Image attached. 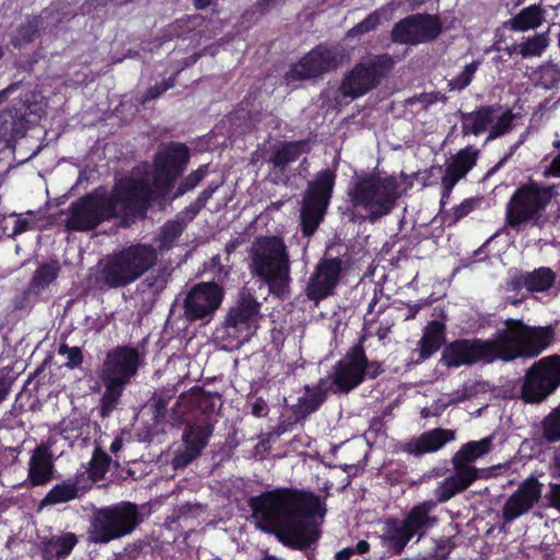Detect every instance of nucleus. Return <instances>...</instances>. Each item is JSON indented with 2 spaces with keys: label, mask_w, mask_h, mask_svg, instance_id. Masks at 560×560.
<instances>
[{
  "label": "nucleus",
  "mask_w": 560,
  "mask_h": 560,
  "mask_svg": "<svg viewBox=\"0 0 560 560\" xmlns=\"http://www.w3.org/2000/svg\"><path fill=\"white\" fill-rule=\"evenodd\" d=\"M257 527L294 550H305L322 535L326 502L310 490L277 488L247 501Z\"/></svg>",
  "instance_id": "nucleus-1"
},
{
  "label": "nucleus",
  "mask_w": 560,
  "mask_h": 560,
  "mask_svg": "<svg viewBox=\"0 0 560 560\" xmlns=\"http://www.w3.org/2000/svg\"><path fill=\"white\" fill-rule=\"evenodd\" d=\"M145 179H121L110 196L86 195L62 212L68 231H91L101 222L119 215H143L152 197Z\"/></svg>",
  "instance_id": "nucleus-2"
},
{
  "label": "nucleus",
  "mask_w": 560,
  "mask_h": 560,
  "mask_svg": "<svg viewBox=\"0 0 560 560\" xmlns=\"http://www.w3.org/2000/svg\"><path fill=\"white\" fill-rule=\"evenodd\" d=\"M556 335V324L530 326L521 319L509 318L505 328L492 338V361L537 358L555 342Z\"/></svg>",
  "instance_id": "nucleus-3"
},
{
  "label": "nucleus",
  "mask_w": 560,
  "mask_h": 560,
  "mask_svg": "<svg viewBox=\"0 0 560 560\" xmlns=\"http://www.w3.org/2000/svg\"><path fill=\"white\" fill-rule=\"evenodd\" d=\"M158 260L156 249L148 244L130 245L107 255L98 262L95 277L101 289H119L129 285L150 270Z\"/></svg>",
  "instance_id": "nucleus-4"
},
{
  "label": "nucleus",
  "mask_w": 560,
  "mask_h": 560,
  "mask_svg": "<svg viewBox=\"0 0 560 560\" xmlns=\"http://www.w3.org/2000/svg\"><path fill=\"white\" fill-rule=\"evenodd\" d=\"M249 257L252 273L266 282L271 293L281 296L289 292L291 264L281 237L257 238L250 247Z\"/></svg>",
  "instance_id": "nucleus-5"
},
{
  "label": "nucleus",
  "mask_w": 560,
  "mask_h": 560,
  "mask_svg": "<svg viewBox=\"0 0 560 560\" xmlns=\"http://www.w3.org/2000/svg\"><path fill=\"white\" fill-rule=\"evenodd\" d=\"M140 354L135 348L122 346L110 350L104 360L100 377L105 386L101 398V416L106 418L116 408L127 384L137 374Z\"/></svg>",
  "instance_id": "nucleus-6"
},
{
  "label": "nucleus",
  "mask_w": 560,
  "mask_h": 560,
  "mask_svg": "<svg viewBox=\"0 0 560 560\" xmlns=\"http://www.w3.org/2000/svg\"><path fill=\"white\" fill-rule=\"evenodd\" d=\"M399 184L395 177L368 175L359 178L349 190V197L354 207H362L371 222L387 215L396 206L400 194Z\"/></svg>",
  "instance_id": "nucleus-7"
},
{
  "label": "nucleus",
  "mask_w": 560,
  "mask_h": 560,
  "mask_svg": "<svg viewBox=\"0 0 560 560\" xmlns=\"http://www.w3.org/2000/svg\"><path fill=\"white\" fill-rule=\"evenodd\" d=\"M141 523L138 505L122 501L93 512L88 530L91 544H107L129 535Z\"/></svg>",
  "instance_id": "nucleus-8"
},
{
  "label": "nucleus",
  "mask_w": 560,
  "mask_h": 560,
  "mask_svg": "<svg viewBox=\"0 0 560 560\" xmlns=\"http://www.w3.org/2000/svg\"><path fill=\"white\" fill-rule=\"evenodd\" d=\"M559 195L558 185H545L535 180L516 188L508 207L506 218L511 226L524 223L537 224L553 198Z\"/></svg>",
  "instance_id": "nucleus-9"
},
{
  "label": "nucleus",
  "mask_w": 560,
  "mask_h": 560,
  "mask_svg": "<svg viewBox=\"0 0 560 560\" xmlns=\"http://www.w3.org/2000/svg\"><path fill=\"white\" fill-rule=\"evenodd\" d=\"M560 387V354H551L534 362L526 371L521 386V399L539 404Z\"/></svg>",
  "instance_id": "nucleus-10"
},
{
  "label": "nucleus",
  "mask_w": 560,
  "mask_h": 560,
  "mask_svg": "<svg viewBox=\"0 0 560 560\" xmlns=\"http://www.w3.org/2000/svg\"><path fill=\"white\" fill-rule=\"evenodd\" d=\"M334 184L335 174L329 170L318 173L315 180L308 184L303 197L300 214L304 236L313 235L323 221Z\"/></svg>",
  "instance_id": "nucleus-11"
},
{
  "label": "nucleus",
  "mask_w": 560,
  "mask_h": 560,
  "mask_svg": "<svg viewBox=\"0 0 560 560\" xmlns=\"http://www.w3.org/2000/svg\"><path fill=\"white\" fill-rule=\"evenodd\" d=\"M393 67L394 60L387 54L374 56L357 63L342 80L341 94L351 98L366 94L381 83Z\"/></svg>",
  "instance_id": "nucleus-12"
},
{
  "label": "nucleus",
  "mask_w": 560,
  "mask_h": 560,
  "mask_svg": "<svg viewBox=\"0 0 560 560\" xmlns=\"http://www.w3.org/2000/svg\"><path fill=\"white\" fill-rule=\"evenodd\" d=\"M223 296V289L214 282L195 284L184 299V317L188 322H209L220 307Z\"/></svg>",
  "instance_id": "nucleus-13"
},
{
  "label": "nucleus",
  "mask_w": 560,
  "mask_h": 560,
  "mask_svg": "<svg viewBox=\"0 0 560 560\" xmlns=\"http://www.w3.org/2000/svg\"><path fill=\"white\" fill-rule=\"evenodd\" d=\"M261 304L246 288H243L235 300V303L229 308L223 327L229 336H235L238 332H249L256 329L261 318Z\"/></svg>",
  "instance_id": "nucleus-14"
},
{
  "label": "nucleus",
  "mask_w": 560,
  "mask_h": 560,
  "mask_svg": "<svg viewBox=\"0 0 560 560\" xmlns=\"http://www.w3.org/2000/svg\"><path fill=\"white\" fill-rule=\"evenodd\" d=\"M340 62V54L336 48H329L323 45L317 46L303 57L299 63L294 65L285 74V80L293 81L305 80L322 75L335 70Z\"/></svg>",
  "instance_id": "nucleus-15"
},
{
  "label": "nucleus",
  "mask_w": 560,
  "mask_h": 560,
  "mask_svg": "<svg viewBox=\"0 0 560 560\" xmlns=\"http://www.w3.org/2000/svg\"><path fill=\"white\" fill-rule=\"evenodd\" d=\"M346 262L339 257H324L315 267L305 288L306 296L319 301L332 294L339 283Z\"/></svg>",
  "instance_id": "nucleus-16"
},
{
  "label": "nucleus",
  "mask_w": 560,
  "mask_h": 560,
  "mask_svg": "<svg viewBox=\"0 0 560 560\" xmlns=\"http://www.w3.org/2000/svg\"><path fill=\"white\" fill-rule=\"evenodd\" d=\"M189 161V152L185 144L176 143L156 154L154 160V187L166 191L173 182L185 171Z\"/></svg>",
  "instance_id": "nucleus-17"
},
{
  "label": "nucleus",
  "mask_w": 560,
  "mask_h": 560,
  "mask_svg": "<svg viewBox=\"0 0 560 560\" xmlns=\"http://www.w3.org/2000/svg\"><path fill=\"white\" fill-rule=\"evenodd\" d=\"M440 32L441 25L435 18L413 14L394 26L392 39L395 43L416 45L436 38Z\"/></svg>",
  "instance_id": "nucleus-18"
},
{
  "label": "nucleus",
  "mask_w": 560,
  "mask_h": 560,
  "mask_svg": "<svg viewBox=\"0 0 560 560\" xmlns=\"http://www.w3.org/2000/svg\"><path fill=\"white\" fill-rule=\"evenodd\" d=\"M365 368L364 349L360 343L355 345L335 366L334 384L341 392H350L363 381Z\"/></svg>",
  "instance_id": "nucleus-19"
},
{
  "label": "nucleus",
  "mask_w": 560,
  "mask_h": 560,
  "mask_svg": "<svg viewBox=\"0 0 560 560\" xmlns=\"http://www.w3.org/2000/svg\"><path fill=\"white\" fill-rule=\"evenodd\" d=\"M478 457H452L455 472L446 477L435 489L439 502H446L455 494L466 490L476 479L477 469L470 464Z\"/></svg>",
  "instance_id": "nucleus-20"
},
{
  "label": "nucleus",
  "mask_w": 560,
  "mask_h": 560,
  "mask_svg": "<svg viewBox=\"0 0 560 560\" xmlns=\"http://www.w3.org/2000/svg\"><path fill=\"white\" fill-rule=\"evenodd\" d=\"M308 140L284 141L275 145L267 162L272 166L275 184H287L290 179L287 174L291 170V165L295 163L302 155L310 151Z\"/></svg>",
  "instance_id": "nucleus-21"
},
{
  "label": "nucleus",
  "mask_w": 560,
  "mask_h": 560,
  "mask_svg": "<svg viewBox=\"0 0 560 560\" xmlns=\"http://www.w3.org/2000/svg\"><path fill=\"white\" fill-rule=\"evenodd\" d=\"M477 153V150H474L471 147H467L448 159L445 163V168H443V166L431 167L432 173L434 171L443 173L441 177L443 188L441 199L442 203H444L445 199L450 197L453 187L464 178L469 170L475 165Z\"/></svg>",
  "instance_id": "nucleus-22"
},
{
  "label": "nucleus",
  "mask_w": 560,
  "mask_h": 560,
  "mask_svg": "<svg viewBox=\"0 0 560 560\" xmlns=\"http://www.w3.org/2000/svg\"><path fill=\"white\" fill-rule=\"evenodd\" d=\"M542 487L544 485L535 477H528L522 481L503 506L504 520L513 521L533 509L541 498Z\"/></svg>",
  "instance_id": "nucleus-23"
},
{
  "label": "nucleus",
  "mask_w": 560,
  "mask_h": 560,
  "mask_svg": "<svg viewBox=\"0 0 560 560\" xmlns=\"http://www.w3.org/2000/svg\"><path fill=\"white\" fill-rule=\"evenodd\" d=\"M490 353V341L457 340L445 347L441 361L448 368L472 364Z\"/></svg>",
  "instance_id": "nucleus-24"
},
{
  "label": "nucleus",
  "mask_w": 560,
  "mask_h": 560,
  "mask_svg": "<svg viewBox=\"0 0 560 560\" xmlns=\"http://www.w3.org/2000/svg\"><path fill=\"white\" fill-rule=\"evenodd\" d=\"M557 275L549 267H539L533 271L521 272L515 276L511 285L513 290L525 288L528 292H546L553 287Z\"/></svg>",
  "instance_id": "nucleus-25"
},
{
  "label": "nucleus",
  "mask_w": 560,
  "mask_h": 560,
  "mask_svg": "<svg viewBox=\"0 0 560 560\" xmlns=\"http://www.w3.org/2000/svg\"><path fill=\"white\" fill-rule=\"evenodd\" d=\"M89 490L90 486L81 481L75 474L73 478L54 486L40 501V506L56 505L80 499Z\"/></svg>",
  "instance_id": "nucleus-26"
},
{
  "label": "nucleus",
  "mask_w": 560,
  "mask_h": 560,
  "mask_svg": "<svg viewBox=\"0 0 560 560\" xmlns=\"http://www.w3.org/2000/svg\"><path fill=\"white\" fill-rule=\"evenodd\" d=\"M412 539L401 521L389 517L385 521L381 542L390 555L399 556Z\"/></svg>",
  "instance_id": "nucleus-27"
},
{
  "label": "nucleus",
  "mask_w": 560,
  "mask_h": 560,
  "mask_svg": "<svg viewBox=\"0 0 560 560\" xmlns=\"http://www.w3.org/2000/svg\"><path fill=\"white\" fill-rule=\"evenodd\" d=\"M213 433V425L206 420L188 423L183 433L185 455H199Z\"/></svg>",
  "instance_id": "nucleus-28"
},
{
  "label": "nucleus",
  "mask_w": 560,
  "mask_h": 560,
  "mask_svg": "<svg viewBox=\"0 0 560 560\" xmlns=\"http://www.w3.org/2000/svg\"><path fill=\"white\" fill-rule=\"evenodd\" d=\"M77 544L75 534L65 533L42 540L39 549L44 560H60L70 556Z\"/></svg>",
  "instance_id": "nucleus-29"
},
{
  "label": "nucleus",
  "mask_w": 560,
  "mask_h": 560,
  "mask_svg": "<svg viewBox=\"0 0 560 560\" xmlns=\"http://www.w3.org/2000/svg\"><path fill=\"white\" fill-rule=\"evenodd\" d=\"M454 440V431L434 429L409 442L405 451L409 453H432L439 451L446 442Z\"/></svg>",
  "instance_id": "nucleus-30"
},
{
  "label": "nucleus",
  "mask_w": 560,
  "mask_h": 560,
  "mask_svg": "<svg viewBox=\"0 0 560 560\" xmlns=\"http://www.w3.org/2000/svg\"><path fill=\"white\" fill-rule=\"evenodd\" d=\"M35 16L42 27V31L50 32L62 22L73 19L75 14L72 12L70 4L63 2H54Z\"/></svg>",
  "instance_id": "nucleus-31"
},
{
  "label": "nucleus",
  "mask_w": 560,
  "mask_h": 560,
  "mask_svg": "<svg viewBox=\"0 0 560 560\" xmlns=\"http://www.w3.org/2000/svg\"><path fill=\"white\" fill-rule=\"evenodd\" d=\"M545 21V10L539 4H532L508 21L516 32H527L538 28Z\"/></svg>",
  "instance_id": "nucleus-32"
},
{
  "label": "nucleus",
  "mask_w": 560,
  "mask_h": 560,
  "mask_svg": "<svg viewBox=\"0 0 560 560\" xmlns=\"http://www.w3.org/2000/svg\"><path fill=\"white\" fill-rule=\"evenodd\" d=\"M55 457H30L27 480L32 487L44 486L54 478Z\"/></svg>",
  "instance_id": "nucleus-33"
},
{
  "label": "nucleus",
  "mask_w": 560,
  "mask_h": 560,
  "mask_svg": "<svg viewBox=\"0 0 560 560\" xmlns=\"http://www.w3.org/2000/svg\"><path fill=\"white\" fill-rule=\"evenodd\" d=\"M549 32L535 33L533 36H523L517 46H512V54L522 58L540 57L549 46Z\"/></svg>",
  "instance_id": "nucleus-34"
},
{
  "label": "nucleus",
  "mask_w": 560,
  "mask_h": 560,
  "mask_svg": "<svg viewBox=\"0 0 560 560\" xmlns=\"http://www.w3.org/2000/svg\"><path fill=\"white\" fill-rule=\"evenodd\" d=\"M325 399V393L320 388L305 387V395L292 407L293 422L305 419L310 413L317 410Z\"/></svg>",
  "instance_id": "nucleus-35"
},
{
  "label": "nucleus",
  "mask_w": 560,
  "mask_h": 560,
  "mask_svg": "<svg viewBox=\"0 0 560 560\" xmlns=\"http://www.w3.org/2000/svg\"><path fill=\"white\" fill-rule=\"evenodd\" d=\"M430 509L431 506L427 502L415 505L401 521L412 537L419 535L420 538L423 532L431 525L429 517Z\"/></svg>",
  "instance_id": "nucleus-36"
},
{
  "label": "nucleus",
  "mask_w": 560,
  "mask_h": 560,
  "mask_svg": "<svg viewBox=\"0 0 560 560\" xmlns=\"http://www.w3.org/2000/svg\"><path fill=\"white\" fill-rule=\"evenodd\" d=\"M444 342V325L434 320L431 322L423 334L420 341V357L421 359L430 358L435 351L440 349Z\"/></svg>",
  "instance_id": "nucleus-37"
},
{
  "label": "nucleus",
  "mask_w": 560,
  "mask_h": 560,
  "mask_svg": "<svg viewBox=\"0 0 560 560\" xmlns=\"http://www.w3.org/2000/svg\"><path fill=\"white\" fill-rule=\"evenodd\" d=\"M42 27L35 15L26 16L25 21L20 24L14 34L11 36V44L14 48H21L26 44L34 42L36 34Z\"/></svg>",
  "instance_id": "nucleus-38"
},
{
  "label": "nucleus",
  "mask_w": 560,
  "mask_h": 560,
  "mask_svg": "<svg viewBox=\"0 0 560 560\" xmlns=\"http://www.w3.org/2000/svg\"><path fill=\"white\" fill-rule=\"evenodd\" d=\"M112 457H91L89 468L84 471H78L77 476L83 482H86L92 488V485L102 480L107 472Z\"/></svg>",
  "instance_id": "nucleus-39"
},
{
  "label": "nucleus",
  "mask_w": 560,
  "mask_h": 560,
  "mask_svg": "<svg viewBox=\"0 0 560 560\" xmlns=\"http://www.w3.org/2000/svg\"><path fill=\"white\" fill-rule=\"evenodd\" d=\"M490 122V108L483 107L478 112L463 115V131L465 135H478L487 129Z\"/></svg>",
  "instance_id": "nucleus-40"
},
{
  "label": "nucleus",
  "mask_w": 560,
  "mask_h": 560,
  "mask_svg": "<svg viewBox=\"0 0 560 560\" xmlns=\"http://www.w3.org/2000/svg\"><path fill=\"white\" fill-rule=\"evenodd\" d=\"M515 32L508 21L498 27L494 32V42L492 43V50L504 51L509 57L514 56L512 54V46H517V42L513 38L512 33Z\"/></svg>",
  "instance_id": "nucleus-41"
},
{
  "label": "nucleus",
  "mask_w": 560,
  "mask_h": 560,
  "mask_svg": "<svg viewBox=\"0 0 560 560\" xmlns=\"http://www.w3.org/2000/svg\"><path fill=\"white\" fill-rule=\"evenodd\" d=\"M168 275L165 270L160 269L155 273L147 276L139 284L138 290L141 292H148L152 296L159 295L167 284Z\"/></svg>",
  "instance_id": "nucleus-42"
},
{
  "label": "nucleus",
  "mask_w": 560,
  "mask_h": 560,
  "mask_svg": "<svg viewBox=\"0 0 560 560\" xmlns=\"http://www.w3.org/2000/svg\"><path fill=\"white\" fill-rule=\"evenodd\" d=\"M184 225L178 221L166 222L158 236L159 247L161 250L170 249L177 237L183 233Z\"/></svg>",
  "instance_id": "nucleus-43"
},
{
  "label": "nucleus",
  "mask_w": 560,
  "mask_h": 560,
  "mask_svg": "<svg viewBox=\"0 0 560 560\" xmlns=\"http://www.w3.org/2000/svg\"><path fill=\"white\" fill-rule=\"evenodd\" d=\"M542 433L548 442L560 441V405L544 419Z\"/></svg>",
  "instance_id": "nucleus-44"
},
{
  "label": "nucleus",
  "mask_w": 560,
  "mask_h": 560,
  "mask_svg": "<svg viewBox=\"0 0 560 560\" xmlns=\"http://www.w3.org/2000/svg\"><path fill=\"white\" fill-rule=\"evenodd\" d=\"M478 65L479 63L476 61L466 65L464 67V70L462 71V73L458 77L448 80V83H447L448 90L450 91H455V90L460 91V90L465 89L466 86H468L471 82L472 75L475 74V72L478 68Z\"/></svg>",
  "instance_id": "nucleus-45"
},
{
  "label": "nucleus",
  "mask_w": 560,
  "mask_h": 560,
  "mask_svg": "<svg viewBox=\"0 0 560 560\" xmlns=\"http://www.w3.org/2000/svg\"><path fill=\"white\" fill-rule=\"evenodd\" d=\"M208 171V165H202L198 170L191 172L187 177L183 179L179 184L175 197L182 196L190 190H192L206 176Z\"/></svg>",
  "instance_id": "nucleus-46"
},
{
  "label": "nucleus",
  "mask_w": 560,
  "mask_h": 560,
  "mask_svg": "<svg viewBox=\"0 0 560 560\" xmlns=\"http://www.w3.org/2000/svg\"><path fill=\"white\" fill-rule=\"evenodd\" d=\"M57 273V267L43 265L35 271L32 283L37 289H44L56 279Z\"/></svg>",
  "instance_id": "nucleus-47"
},
{
  "label": "nucleus",
  "mask_w": 560,
  "mask_h": 560,
  "mask_svg": "<svg viewBox=\"0 0 560 560\" xmlns=\"http://www.w3.org/2000/svg\"><path fill=\"white\" fill-rule=\"evenodd\" d=\"M381 19L380 14L377 12H373L369 14L363 21L358 23L355 26H353L351 30L348 31L347 36L354 38L358 36H361L365 33H369L380 24Z\"/></svg>",
  "instance_id": "nucleus-48"
},
{
  "label": "nucleus",
  "mask_w": 560,
  "mask_h": 560,
  "mask_svg": "<svg viewBox=\"0 0 560 560\" xmlns=\"http://www.w3.org/2000/svg\"><path fill=\"white\" fill-rule=\"evenodd\" d=\"M490 450V436L464 444L455 455H485Z\"/></svg>",
  "instance_id": "nucleus-49"
},
{
  "label": "nucleus",
  "mask_w": 560,
  "mask_h": 560,
  "mask_svg": "<svg viewBox=\"0 0 560 560\" xmlns=\"http://www.w3.org/2000/svg\"><path fill=\"white\" fill-rule=\"evenodd\" d=\"M477 200L476 199H467L462 202L459 206L455 207L452 212L445 213L443 217L444 222H447L450 225L455 224L462 218L467 215L475 207Z\"/></svg>",
  "instance_id": "nucleus-50"
},
{
  "label": "nucleus",
  "mask_w": 560,
  "mask_h": 560,
  "mask_svg": "<svg viewBox=\"0 0 560 560\" xmlns=\"http://www.w3.org/2000/svg\"><path fill=\"white\" fill-rule=\"evenodd\" d=\"M58 353L67 355L66 366L69 369L78 368L83 362V354L79 347H69L66 343H61L59 346Z\"/></svg>",
  "instance_id": "nucleus-51"
},
{
  "label": "nucleus",
  "mask_w": 560,
  "mask_h": 560,
  "mask_svg": "<svg viewBox=\"0 0 560 560\" xmlns=\"http://www.w3.org/2000/svg\"><path fill=\"white\" fill-rule=\"evenodd\" d=\"M515 116L512 114L511 110L505 112L502 114L495 124L492 125V139L504 135L505 132L510 131L512 129V124Z\"/></svg>",
  "instance_id": "nucleus-52"
},
{
  "label": "nucleus",
  "mask_w": 560,
  "mask_h": 560,
  "mask_svg": "<svg viewBox=\"0 0 560 560\" xmlns=\"http://www.w3.org/2000/svg\"><path fill=\"white\" fill-rule=\"evenodd\" d=\"M174 85H175L174 77H171L167 80L156 83L155 85H153L147 90L145 94L143 95L142 102L145 103V102L158 98L165 91L173 88Z\"/></svg>",
  "instance_id": "nucleus-53"
},
{
  "label": "nucleus",
  "mask_w": 560,
  "mask_h": 560,
  "mask_svg": "<svg viewBox=\"0 0 560 560\" xmlns=\"http://www.w3.org/2000/svg\"><path fill=\"white\" fill-rule=\"evenodd\" d=\"M442 100L443 102L446 101V97L444 95H440V93H421L419 95L412 96L407 100V103L412 105L415 103H421L423 105V108H427L429 105L435 103L436 101Z\"/></svg>",
  "instance_id": "nucleus-54"
},
{
  "label": "nucleus",
  "mask_w": 560,
  "mask_h": 560,
  "mask_svg": "<svg viewBox=\"0 0 560 560\" xmlns=\"http://www.w3.org/2000/svg\"><path fill=\"white\" fill-rule=\"evenodd\" d=\"M455 547V544L452 542L451 538H442L435 541V550H434V559L435 560H444L447 558L451 550Z\"/></svg>",
  "instance_id": "nucleus-55"
},
{
  "label": "nucleus",
  "mask_w": 560,
  "mask_h": 560,
  "mask_svg": "<svg viewBox=\"0 0 560 560\" xmlns=\"http://www.w3.org/2000/svg\"><path fill=\"white\" fill-rule=\"evenodd\" d=\"M550 506L560 511V483H551L547 495Z\"/></svg>",
  "instance_id": "nucleus-56"
},
{
  "label": "nucleus",
  "mask_w": 560,
  "mask_h": 560,
  "mask_svg": "<svg viewBox=\"0 0 560 560\" xmlns=\"http://www.w3.org/2000/svg\"><path fill=\"white\" fill-rule=\"evenodd\" d=\"M544 175L546 177L555 176L560 177V154H558L545 170Z\"/></svg>",
  "instance_id": "nucleus-57"
},
{
  "label": "nucleus",
  "mask_w": 560,
  "mask_h": 560,
  "mask_svg": "<svg viewBox=\"0 0 560 560\" xmlns=\"http://www.w3.org/2000/svg\"><path fill=\"white\" fill-rule=\"evenodd\" d=\"M283 1L284 0H257L256 5L261 13H266Z\"/></svg>",
  "instance_id": "nucleus-58"
},
{
  "label": "nucleus",
  "mask_w": 560,
  "mask_h": 560,
  "mask_svg": "<svg viewBox=\"0 0 560 560\" xmlns=\"http://www.w3.org/2000/svg\"><path fill=\"white\" fill-rule=\"evenodd\" d=\"M30 226H31V222L28 219L18 218L14 221L13 234L23 233V232L27 231L30 229Z\"/></svg>",
  "instance_id": "nucleus-59"
},
{
  "label": "nucleus",
  "mask_w": 560,
  "mask_h": 560,
  "mask_svg": "<svg viewBox=\"0 0 560 560\" xmlns=\"http://www.w3.org/2000/svg\"><path fill=\"white\" fill-rule=\"evenodd\" d=\"M267 404L262 399H257L252 407V412L256 417H262L267 413Z\"/></svg>",
  "instance_id": "nucleus-60"
},
{
  "label": "nucleus",
  "mask_w": 560,
  "mask_h": 560,
  "mask_svg": "<svg viewBox=\"0 0 560 560\" xmlns=\"http://www.w3.org/2000/svg\"><path fill=\"white\" fill-rule=\"evenodd\" d=\"M491 392H492V396H494V397H500V396H502L503 398H514L515 397V387L514 386H511L510 388L504 389L503 392L500 388L492 386Z\"/></svg>",
  "instance_id": "nucleus-61"
},
{
  "label": "nucleus",
  "mask_w": 560,
  "mask_h": 560,
  "mask_svg": "<svg viewBox=\"0 0 560 560\" xmlns=\"http://www.w3.org/2000/svg\"><path fill=\"white\" fill-rule=\"evenodd\" d=\"M353 555H365L370 551L371 546L366 540H359L354 547H351Z\"/></svg>",
  "instance_id": "nucleus-62"
},
{
  "label": "nucleus",
  "mask_w": 560,
  "mask_h": 560,
  "mask_svg": "<svg viewBox=\"0 0 560 560\" xmlns=\"http://www.w3.org/2000/svg\"><path fill=\"white\" fill-rule=\"evenodd\" d=\"M382 369L377 362L369 363L366 361L365 374H368L372 378H375L377 375H380Z\"/></svg>",
  "instance_id": "nucleus-63"
},
{
  "label": "nucleus",
  "mask_w": 560,
  "mask_h": 560,
  "mask_svg": "<svg viewBox=\"0 0 560 560\" xmlns=\"http://www.w3.org/2000/svg\"><path fill=\"white\" fill-rule=\"evenodd\" d=\"M353 556L352 548L347 547L335 553V560H350Z\"/></svg>",
  "instance_id": "nucleus-64"
}]
</instances>
